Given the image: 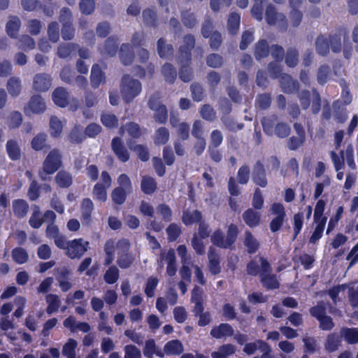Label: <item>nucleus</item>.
Wrapping results in <instances>:
<instances>
[{
	"label": "nucleus",
	"instance_id": "obj_47",
	"mask_svg": "<svg viewBox=\"0 0 358 358\" xmlns=\"http://www.w3.org/2000/svg\"><path fill=\"white\" fill-rule=\"evenodd\" d=\"M17 46L23 50H33L36 46L35 41L27 34L22 35L17 41Z\"/></svg>",
	"mask_w": 358,
	"mask_h": 358
},
{
	"label": "nucleus",
	"instance_id": "obj_5",
	"mask_svg": "<svg viewBox=\"0 0 358 358\" xmlns=\"http://www.w3.org/2000/svg\"><path fill=\"white\" fill-rule=\"evenodd\" d=\"M117 183L119 186L111 192V199L114 203L122 205L125 202L127 195L132 192L133 187L129 177L125 173L118 176Z\"/></svg>",
	"mask_w": 358,
	"mask_h": 358
},
{
	"label": "nucleus",
	"instance_id": "obj_35",
	"mask_svg": "<svg viewBox=\"0 0 358 358\" xmlns=\"http://www.w3.org/2000/svg\"><path fill=\"white\" fill-rule=\"evenodd\" d=\"M202 220V214L198 210L193 211L185 210L182 215V221L186 226L194 223H199Z\"/></svg>",
	"mask_w": 358,
	"mask_h": 358
},
{
	"label": "nucleus",
	"instance_id": "obj_4",
	"mask_svg": "<svg viewBox=\"0 0 358 358\" xmlns=\"http://www.w3.org/2000/svg\"><path fill=\"white\" fill-rule=\"evenodd\" d=\"M148 108L154 112L155 121L160 124H164L168 121L169 113L166 105L162 102V95L159 92H154L148 101Z\"/></svg>",
	"mask_w": 358,
	"mask_h": 358
},
{
	"label": "nucleus",
	"instance_id": "obj_37",
	"mask_svg": "<svg viewBox=\"0 0 358 358\" xmlns=\"http://www.w3.org/2000/svg\"><path fill=\"white\" fill-rule=\"evenodd\" d=\"M79 48V45L75 43H62L57 47V55L61 59L69 57L71 53Z\"/></svg>",
	"mask_w": 358,
	"mask_h": 358
},
{
	"label": "nucleus",
	"instance_id": "obj_23",
	"mask_svg": "<svg viewBox=\"0 0 358 358\" xmlns=\"http://www.w3.org/2000/svg\"><path fill=\"white\" fill-rule=\"evenodd\" d=\"M243 245L250 255L256 253L260 248L259 242L249 230L245 231Z\"/></svg>",
	"mask_w": 358,
	"mask_h": 358
},
{
	"label": "nucleus",
	"instance_id": "obj_36",
	"mask_svg": "<svg viewBox=\"0 0 358 358\" xmlns=\"http://www.w3.org/2000/svg\"><path fill=\"white\" fill-rule=\"evenodd\" d=\"M120 58L122 63L125 65H130L134 60V55L129 43H123L120 49Z\"/></svg>",
	"mask_w": 358,
	"mask_h": 358
},
{
	"label": "nucleus",
	"instance_id": "obj_48",
	"mask_svg": "<svg viewBox=\"0 0 358 358\" xmlns=\"http://www.w3.org/2000/svg\"><path fill=\"white\" fill-rule=\"evenodd\" d=\"M277 121L278 117L275 115L263 117L261 120V123L264 131L268 135H271L273 131V127L276 124Z\"/></svg>",
	"mask_w": 358,
	"mask_h": 358
},
{
	"label": "nucleus",
	"instance_id": "obj_25",
	"mask_svg": "<svg viewBox=\"0 0 358 358\" xmlns=\"http://www.w3.org/2000/svg\"><path fill=\"white\" fill-rule=\"evenodd\" d=\"M341 336L336 333H331L327 335L325 343L324 349L329 353L336 352L341 346Z\"/></svg>",
	"mask_w": 358,
	"mask_h": 358
},
{
	"label": "nucleus",
	"instance_id": "obj_42",
	"mask_svg": "<svg viewBox=\"0 0 358 358\" xmlns=\"http://www.w3.org/2000/svg\"><path fill=\"white\" fill-rule=\"evenodd\" d=\"M180 14L181 21L186 28L192 29L197 25L198 21L196 15L190 10H182Z\"/></svg>",
	"mask_w": 358,
	"mask_h": 358
},
{
	"label": "nucleus",
	"instance_id": "obj_59",
	"mask_svg": "<svg viewBox=\"0 0 358 358\" xmlns=\"http://www.w3.org/2000/svg\"><path fill=\"white\" fill-rule=\"evenodd\" d=\"M303 213L299 212L296 214H294L293 217V239L294 240L296 238L298 235L300 234L303 226Z\"/></svg>",
	"mask_w": 358,
	"mask_h": 358
},
{
	"label": "nucleus",
	"instance_id": "obj_16",
	"mask_svg": "<svg viewBox=\"0 0 358 358\" xmlns=\"http://www.w3.org/2000/svg\"><path fill=\"white\" fill-rule=\"evenodd\" d=\"M210 334L213 338L220 339L222 337L232 336L234 334V329L229 323H221L218 326L213 327Z\"/></svg>",
	"mask_w": 358,
	"mask_h": 358
},
{
	"label": "nucleus",
	"instance_id": "obj_7",
	"mask_svg": "<svg viewBox=\"0 0 358 358\" xmlns=\"http://www.w3.org/2000/svg\"><path fill=\"white\" fill-rule=\"evenodd\" d=\"M90 248V243L82 238L69 241L66 255L71 259H80Z\"/></svg>",
	"mask_w": 358,
	"mask_h": 358
},
{
	"label": "nucleus",
	"instance_id": "obj_51",
	"mask_svg": "<svg viewBox=\"0 0 358 358\" xmlns=\"http://www.w3.org/2000/svg\"><path fill=\"white\" fill-rule=\"evenodd\" d=\"M117 50V44L116 41L111 37L108 38L104 43L101 52L107 56H114Z\"/></svg>",
	"mask_w": 358,
	"mask_h": 358
},
{
	"label": "nucleus",
	"instance_id": "obj_2",
	"mask_svg": "<svg viewBox=\"0 0 358 358\" xmlns=\"http://www.w3.org/2000/svg\"><path fill=\"white\" fill-rule=\"evenodd\" d=\"M238 234V226L231 223L227 227L226 236L221 229H218L212 234L210 241L214 245L219 248L232 250L237 241Z\"/></svg>",
	"mask_w": 358,
	"mask_h": 358
},
{
	"label": "nucleus",
	"instance_id": "obj_49",
	"mask_svg": "<svg viewBox=\"0 0 358 358\" xmlns=\"http://www.w3.org/2000/svg\"><path fill=\"white\" fill-rule=\"evenodd\" d=\"M44 222L40 208L38 206H34L32 214L29 220L30 226L34 229H38Z\"/></svg>",
	"mask_w": 358,
	"mask_h": 358
},
{
	"label": "nucleus",
	"instance_id": "obj_39",
	"mask_svg": "<svg viewBox=\"0 0 358 358\" xmlns=\"http://www.w3.org/2000/svg\"><path fill=\"white\" fill-rule=\"evenodd\" d=\"M45 301L48 303L46 308V313L48 315H52L58 311L61 301L58 295L55 294H48L45 296Z\"/></svg>",
	"mask_w": 358,
	"mask_h": 358
},
{
	"label": "nucleus",
	"instance_id": "obj_31",
	"mask_svg": "<svg viewBox=\"0 0 358 358\" xmlns=\"http://www.w3.org/2000/svg\"><path fill=\"white\" fill-rule=\"evenodd\" d=\"M183 351L182 343L178 339L169 341L164 346V352L167 355H180Z\"/></svg>",
	"mask_w": 358,
	"mask_h": 358
},
{
	"label": "nucleus",
	"instance_id": "obj_10",
	"mask_svg": "<svg viewBox=\"0 0 358 358\" xmlns=\"http://www.w3.org/2000/svg\"><path fill=\"white\" fill-rule=\"evenodd\" d=\"M271 211L275 217L270 222L269 228L271 232L275 233L282 227L286 217V212L284 206L280 203H273Z\"/></svg>",
	"mask_w": 358,
	"mask_h": 358
},
{
	"label": "nucleus",
	"instance_id": "obj_1",
	"mask_svg": "<svg viewBox=\"0 0 358 358\" xmlns=\"http://www.w3.org/2000/svg\"><path fill=\"white\" fill-rule=\"evenodd\" d=\"M259 262L250 260L246 266L248 275H259L262 286L267 290L277 289L280 287V282L277 275L272 273V267L268 259L264 257H259Z\"/></svg>",
	"mask_w": 358,
	"mask_h": 358
},
{
	"label": "nucleus",
	"instance_id": "obj_32",
	"mask_svg": "<svg viewBox=\"0 0 358 358\" xmlns=\"http://www.w3.org/2000/svg\"><path fill=\"white\" fill-rule=\"evenodd\" d=\"M141 188L142 192L148 195H151L157 189V183L156 180L149 176H142L141 182Z\"/></svg>",
	"mask_w": 358,
	"mask_h": 358
},
{
	"label": "nucleus",
	"instance_id": "obj_11",
	"mask_svg": "<svg viewBox=\"0 0 358 358\" xmlns=\"http://www.w3.org/2000/svg\"><path fill=\"white\" fill-rule=\"evenodd\" d=\"M52 85L51 76L46 73H38L33 78L32 89L38 92L48 91Z\"/></svg>",
	"mask_w": 358,
	"mask_h": 358
},
{
	"label": "nucleus",
	"instance_id": "obj_26",
	"mask_svg": "<svg viewBox=\"0 0 358 358\" xmlns=\"http://www.w3.org/2000/svg\"><path fill=\"white\" fill-rule=\"evenodd\" d=\"M6 90L11 97L18 96L22 91V81L19 77L11 76L6 82Z\"/></svg>",
	"mask_w": 358,
	"mask_h": 358
},
{
	"label": "nucleus",
	"instance_id": "obj_54",
	"mask_svg": "<svg viewBox=\"0 0 358 358\" xmlns=\"http://www.w3.org/2000/svg\"><path fill=\"white\" fill-rule=\"evenodd\" d=\"M303 355L313 354L318 351L317 343L314 337H306L303 338Z\"/></svg>",
	"mask_w": 358,
	"mask_h": 358
},
{
	"label": "nucleus",
	"instance_id": "obj_12",
	"mask_svg": "<svg viewBox=\"0 0 358 358\" xmlns=\"http://www.w3.org/2000/svg\"><path fill=\"white\" fill-rule=\"evenodd\" d=\"M94 206L90 198H84L80 203V220L83 225H90Z\"/></svg>",
	"mask_w": 358,
	"mask_h": 358
},
{
	"label": "nucleus",
	"instance_id": "obj_52",
	"mask_svg": "<svg viewBox=\"0 0 358 358\" xmlns=\"http://www.w3.org/2000/svg\"><path fill=\"white\" fill-rule=\"evenodd\" d=\"M189 90L191 92L192 98L194 101L200 102L204 97V90L202 85L194 82L190 85Z\"/></svg>",
	"mask_w": 358,
	"mask_h": 358
},
{
	"label": "nucleus",
	"instance_id": "obj_14",
	"mask_svg": "<svg viewBox=\"0 0 358 358\" xmlns=\"http://www.w3.org/2000/svg\"><path fill=\"white\" fill-rule=\"evenodd\" d=\"M252 178L253 182L261 187H265L268 184L264 166L259 161L254 166Z\"/></svg>",
	"mask_w": 358,
	"mask_h": 358
},
{
	"label": "nucleus",
	"instance_id": "obj_17",
	"mask_svg": "<svg viewBox=\"0 0 358 358\" xmlns=\"http://www.w3.org/2000/svg\"><path fill=\"white\" fill-rule=\"evenodd\" d=\"M262 214L253 208H248L245 210L242 217L246 225L250 228H254L260 224Z\"/></svg>",
	"mask_w": 358,
	"mask_h": 358
},
{
	"label": "nucleus",
	"instance_id": "obj_53",
	"mask_svg": "<svg viewBox=\"0 0 358 358\" xmlns=\"http://www.w3.org/2000/svg\"><path fill=\"white\" fill-rule=\"evenodd\" d=\"M47 34L50 41L54 43H57L59 40V24L55 21L50 22L48 25Z\"/></svg>",
	"mask_w": 358,
	"mask_h": 358
},
{
	"label": "nucleus",
	"instance_id": "obj_9",
	"mask_svg": "<svg viewBox=\"0 0 358 358\" xmlns=\"http://www.w3.org/2000/svg\"><path fill=\"white\" fill-rule=\"evenodd\" d=\"M117 247L120 251L117 253V264L121 268H127L133 263L134 259L129 253L130 243L127 239L122 238L119 240Z\"/></svg>",
	"mask_w": 358,
	"mask_h": 358
},
{
	"label": "nucleus",
	"instance_id": "obj_60",
	"mask_svg": "<svg viewBox=\"0 0 358 358\" xmlns=\"http://www.w3.org/2000/svg\"><path fill=\"white\" fill-rule=\"evenodd\" d=\"M330 74V66L328 64L320 65L317 72V81L324 85L328 80Z\"/></svg>",
	"mask_w": 358,
	"mask_h": 358
},
{
	"label": "nucleus",
	"instance_id": "obj_40",
	"mask_svg": "<svg viewBox=\"0 0 358 358\" xmlns=\"http://www.w3.org/2000/svg\"><path fill=\"white\" fill-rule=\"evenodd\" d=\"M169 130L165 127H160L155 131L153 141L155 145H165L169 141Z\"/></svg>",
	"mask_w": 358,
	"mask_h": 358
},
{
	"label": "nucleus",
	"instance_id": "obj_61",
	"mask_svg": "<svg viewBox=\"0 0 358 358\" xmlns=\"http://www.w3.org/2000/svg\"><path fill=\"white\" fill-rule=\"evenodd\" d=\"M192 52L178 48L176 61L180 66L190 65L192 63Z\"/></svg>",
	"mask_w": 358,
	"mask_h": 358
},
{
	"label": "nucleus",
	"instance_id": "obj_62",
	"mask_svg": "<svg viewBox=\"0 0 358 358\" xmlns=\"http://www.w3.org/2000/svg\"><path fill=\"white\" fill-rule=\"evenodd\" d=\"M309 313L313 317L318 320L327 314V307L323 301H320L309 309Z\"/></svg>",
	"mask_w": 358,
	"mask_h": 358
},
{
	"label": "nucleus",
	"instance_id": "obj_20",
	"mask_svg": "<svg viewBox=\"0 0 358 358\" xmlns=\"http://www.w3.org/2000/svg\"><path fill=\"white\" fill-rule=\"evenodd\" d=\"M157 52L160 58L167 59L173 56L174 48L168 43L164 38H159L157 41Z\"/></svg>",
	"mask_w": 358,
	"mask_h": 358
},
{
	"label": "nucleus",
	"instance_id": "obj_57",
	"mask_svg": "<svg viewBox=\"0 0 358 358\" xmlns=\"http://www.w3.org/2000/svg\"><path fill=\"white\" fill-rule=\"evenodd\" d=\"M120 276V271L115 266H110L106 271L103 279L107 284L115 283Z\"/></svg>",
	"mask_w": 358,
	"mask_h": 358
},
{
	"label": "nucleus",
	"instance_id": "obj_34",
	"mask_svg": "<svg viewBox=\"0 0 358 358\" xmlns=\"http://www.w3.org/2000/svg\"><path fill=\"white\" fill-rule=\"evenodd\" d=\"M13 210L17 218H23L29 211V204L24 199H15L13 201Z\"/></svg>",
	"mask_w": 358,
	"mask_h": 358
},
{
	"label": "nucleus",
	"instance_id": "obj_30",
	"mask_svg": "<svg viewBox=\"0 0 358 358\" xmlns=\"http://www.w3.org/2000/svg\"><path fill=\"white\" fill-rule=\"evenodd\" d=\"M143 23L150 27L157 28L159 25L157 12L155 8H146L142 12Z\"/></svg>",
	"mask_w": 358,
	"mask_h": 358
},
{
	"label": "nucleus",
	"instance_id": "obj_63",
	"mask_svg": "<svg viewBox=\"0 0 358 358\" xmlns=\"http://www.w3.org/2000/svg\"><path fill=\"white\" fill-rule=\"evenodd\" d=\"M59 21L62 26L73 24V16L70 8L64 7L59 10Z\"/></svg>",
	"mask_w": 358,
	"mask_h": 358
},
{
	"label": "nucleus",
	"instance_id": "obj_21",
	"mask_svg": "<svg viewBox=\"0 0 358 358\" xmlns=\"http://www.w3.org/2000/svg\"><path fill=\"white\" fill-rule=\"evenodd\" d=\"M270 53L268 43L265 39L259 40L254 45L253 54L257 61L267 57Z\"/></svg>",
	"mask_w": 358,
	"mask_h": 358
},
{
	"label": "nucleus",
	"instance_id": "obj_46",
	"mask_svg": "<svg viewBox=\"0 0 358 358\" xmlns=\"http://www.w3.org/2000/svg\"><path fill=\"white\" fill-rule=\"evenodd\" d=\"M12 258L18 264H23L29 259L27 250L21 247H16L12 250Z\"/></svg>",
	"mask_w": 358,
	"mask_h": 358
},
{
	"label": "nucleus",
	"instance_id": "obj_15",
	"mask_svg": "<svg viewBox=\"0 0 358 358\" xmlns=\"http://www.w3.org/2000/svg\"><path fill=\"white\" fill-rule=\"evenodd\" d=\"M279 82L282 91L287 94L294 93L299 88L298 81L294 80L287 73H282V75L279 78Z\"/></svg>",
	"mask_w": 358,
	"mask_h": 358
},
{
	"label": "nucleus",
	"instance_id": "obj_43",
	"mask_svg": "<svg viewBox=\"0 0 358 358\" xmlns=\"http://www.w3.org/2000/svg\"><path fill=\"white\" fill-rule=\"evenodd\" d=\"M55 182L59 187L68 188L72 185L73 179L70 173L60 171L55 176Z\"/></svg>",
	"mask_w": 358,
	"mask_h": 358
},
{
	"label": "nucleus",
	"instance_id": "obj_58",
	"mask_svg": "<svg viewBox=\"0 0 358 358\" xmlns=\"http://www.w3.org/2000/svg\"><path fill=\"white\" fill-rule=\"evenodd\" d=\"M22 115L19 111L11 112L7 120V124L10 129L18 128L22 122Z\"/></svg>",
	"mask_w": 358,
	"mask_h": 358
},
{
	"label": "nucleus",
	"instance_id": "obj_38",
	"mask_svg": "<svg viewBox=\"0 0 358 358\" xmlns=\"http://www.w3.org/2000/svg\"><path fill=\"white\" fill-rule=\"evenodd\" d=\"M62 158H45L43 164L45 173L50 175L55 173L62 165Z\"/></svg>",
	"mask_w": 358,
	"mask_h": 358
},
{
	"label": "nucleus",
	"instance_id": "obj_50",
	"mask_svg": "<svg viewBox=\"0 0 358 358\" xmlns=\"http://www.w3.org/2000/svg\"><path fill=\"white\" fill-rule=\"evenodd\" d=\"M169 242L176 241L182 233L181 227L176 223H171L166 229Z\"/></svg>",
	"mask_w": 358,
	"mask_h": 358
},
{
	"label": "nucleus",
	"instance_id": "obj_8",
	"mask_svg": "<svg viewBox=\"0 0 358 358\" xmlns=\"http://www.w3.org/2000/svg\"><path fill=\"white\" fill-rule=\"evenodd\" d=\"M265 19L269 25L278 26L282 31L287 30V22L285 15L278 12L273 5L269 4L267 6Z\"/></svg>",
	"mask_w": 358,
	"mask_h": 358
},
{
	"label": "nucleus",
	"instance_id": "obj_27",
	"mask_svg": "<svg viewBox=\"0 0 358 358\" xmlns=\"http://www.w3.org/2000/svg\"><path fill=\"white\" fill-rule=\"evenodd\" d=\"M340 334L345 341L349 345L358 343V328L357 327H342Z\"/></svg>",
	"mask_w": 358,
	"mask_h": 358
},
{
	"label": "nucleus",
	"instance_id": "obj_24",
	"mask_svg": "<svg viewBox=\"0 0 358 358\" xmlns=\"http://www.w3.org/2000/svg\"><path fill=\"white\" fill-rule=\"evenodd\" d=\"M106 82L105 74L99 64H94L90 74V84L94 89L98 88Z\"/></svg>",
	"mask_w": 358,
	"mask_h": 358
},
{
	"label": "nucleus",
	"instance_id": "obj_44",
	"mask_svg": "<svg viewBox=\"0 0 358 358\" xmlns=\"http://www.w3.org/2000/svg\"><path fill=\"white\" fill-rule=\"evenodd\" d=\"M241 17L236 12L230 13L227 20V29L230 34L235 35L238 32L240 26Z\"/></svg>",
	"mask_w": 358,
	"mask_h": 358
},
{
	"label": "nucleus",
	"instance_id": "obj_22",
	"mask_svg": "<svg viewBox=\"0 0 358 358\" xmlns=\"http://www.w3.org/2000/svg\"><path fill=\"white\" fill-rule=\"evenodd\" d=\"M315 51L318 55L326 57L329 54V38L324 34H320L315 41Z\"/></svg>",
	"mask_w": 358,
	"mask_h": 358
},
{
	"label": "nucleus",
	"instance_id": "obj_18",
	"mask_svg": "<svg viewBox=\"0 0 358 358\" xmlns=\"http://www.w3.org/2000/svg\"><path fill=\"white\" fill-rule=\"evenodd\" d=\"M161 74L166 83L169 85L175 83L178 76L176 68L169 62H165L161 67Z\"/></svg>",
	"mask_w": 358,
	"mask_h": 358
},
{
	"label": "nucleus",
	"instance_id": "obj_56",
	"mask_svg": "<svg viewBox=\"0 0 358 358\" xmlns=\"http://www.w3.org/2000/svg\"><path fill=\"white\" fill-rule=\"evenodd\" d=\"M108 188L101 182L95 184L93 188L94 198L101 202H105L107 199L106 190Z\"/></svg>",
	"mask_w": 358,
	"mask_h": 358
},
{
	"label": "nucleus",
	"instance_id": "obj_41",
	"mask_svg": "<svg viewBox=\"0 0 358 358\" xmlns=\"http://www.w3.org/2000/svg\"><path fill=\"white\" fill-rule=\"evenodd\" d=\"M327 221V218H322L321 220H314L316 224V227L310 237L309 243H315L322 238Z\"/></svg>",
	"mask_w": 358,
	"mask_h": 358
},
{
	"label": "nucleus",
	"instance_id": "obj_55",
	"mask_svg": "<svg viewBox=\"0 0 358 358\" xmlns=\"http://www.w3.org/2000/svg\"><path fill=\"white\" fill-rule=\"evenodd\" d=\"M178 76L182 82L189 83L194 78V71L190 65L180 66Z\"/></svg>",
	"mask_w": 358,
	"mask_h": 358
},
{
	"label": "nucleus",
	"instance_id": "obj_13",
	"mask_svg": "<svg viewBox=\"0 0 358 358\" xmlns=\"http://www.w3.org/2000/svg\"><path fill=\"white\" fill-rule=\"evenodd\" d=\"M52 98L57 106L64 108L69 103L70 94L65 87H58L53 90Z\"/></svg>",
	"mask_w": 358,
	"mask_h": 358
},
{
	"label": "nucleus",
	"instance_id": "obj_29",
	"mask_svg": "<svg viewBox=\"0 0 358 358\" xmlns=\"http://www.w3.org/2000/svg\"><path fill=\"white\" fill-rule=\"evenodd\" d=\"M28 109L33 113H42L45 110L46 106L44 99L41 95H34L28 103Z\"/></svg>",
	"mask_w": 358,
	"mask_h": 358
},
{
	"label": "nucleus",
	"instance_id": "obj_64",
	"mask_svg": "<svg viewBox=\"0 0 358 358\" xmlns=\"http://www.w3.org/2000/svg\"><path fill=\"white\" fill-rule=\"evenodd\" d=\"M47 134L40 133L37 134L31 142V148L35 150H41L46 145Z\"/></svg>",
	"mask_w": 358,
	"mask_h": 358
},
{
	"label": "nucleus",
	"instance_id": "obj_28",
	"mask_svg": "<svg viewBox=\"0 0 358 358\" xmlns=\"http://www.w3.org/2000/svg\"><path fill=\"white\" fill-rule=\"evenodd\" d=\"M21 27V21L17 16L10 15L6 24L7 34L11 38H16Z\"/></svg>",
	"mask_w": 358,
	"mask_h": 358
},
{
	"label": "nucleus",
	"instance_id": "obj_6",
	"mask_svg": "<svg viewBox=\"0 0 358 358\" xmlns=\"http://www.w3.org/2000/svg\"><path fill=\"white\" fill-rule=\"evenodd\" d=\"M312 97L311 110L313 114H317L321 109V96L317 89L313 88L311 92L303 90L298 94L301 106L303 110H307L310 105Z\"/></svg>",
	"mask_w": 358,
	"mask_h": 358
},
{
	"label": "nucleus",
	"instance_id": "obj_19",
	"mask_svg": "<svg viewBox=\"0 0 358 358\" xmlns=\"http://www.w3.org/2000/svg\"><path fill=\"white\" fill-rule=\"evenodd\" d=\"M208 257L210 273L214 275L219 274L221 272L220 257L214 248H209Z\"/></svg>",
	"mask_w": 358,
	"mask_h": 358
},
{
	"label": "nucleus",
	"instance_id": "obj_33",
	"mask_svg": "<svg viewBox=\"0 0 358 358\" xmlns=\"http://www.w3.org/2000/svg\"><path fill=\"white\" fill-rule=\"evenodd\" d=\"M285 63L289 68L296 67L299 62V51L295 47H289L285 54Z\"/></svg>",
	"mask_w": 358,
	"mask_h": 358
},
{
	"label": "nucleus",
	"instance_id": "obj_3",
	"mask_svg": "<svg viewBox=\"0 0 358 358\" xmlns=\"http://www.w3.org/2000/svg\"><path fill=\"white\" fill-rule=\"evenodd\" d=\"M142 90L141 82L129 74H124L120 82V93L126 103L131 102Z\"/></svg>",
	"mask_w": 358,
	"mask_h": 358
},
{
	"label": "nucleus",
	"instance_id": "obj_45",
	"mask_svg": "<svg viewBox=\"0 0 358 358\" xmlns=\"http://www.w3.org/2000/svg\"><path fill=\"white\" fill-rule=\"evenodd\" d=\"M78 346L77 341L73 338H69L63 345L62 353L66 358H76V349Z\"/></svg>",
	"mask_w": 358,
	"mask_h": 358
}]
</instances>
